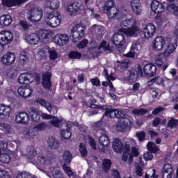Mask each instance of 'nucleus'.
Listing matches in <instances>:
<instances>
[{
    "label": "nucleus",
    "mask_w": 178,
    "mask_h": 178,
    "mask_svg": "<svg viewBox=\"0 0 178 178\" xmlns=\"http://www.w3.org/2000/svg\"><path fill=\"white\" fill-rule=\"evenodd\" d=\"M113 148L115 152H122L123 149H124L122 161L127 162V159H129V152L130 151V148H131L130 143H126L124 146L120 140L114 139L113 142Z\"/></svg>",
    "instance_id": "1"
},
{
    "label": "nucleus",
    "mask_w": 178,
    "mask_h": 178,
    "mask_svg": "<svg viewBox=\"0 0 178 178\" xmlns=\"http://www.w3.org/2000/svg\"><path fill=\"white\" fill-rule=\"evenodd\" d=\"M115 3L112 0L107 1L103 6V11L106 13L110 20L113 19H119L120 17V12L114 7Z\"/></svg>",
    "instance_id": "2"
},
{
    "label": "nucleus",
    "mask_w": 178,
    "mask_h": 178,
    "mask_svg": "<svg viewBox=\"0 0 178 178\" xmlns=\"http://www.w3.org/2000/svg\"><path fill=\"white\" fill-rule=\"evenodd\" d=\"M87 26L84 24H76L71 30V38L73 42H78L80 40H83L86 33Z\"/></svg>",
    "instance_id": "3"
},
{
    "label": "nucleus",
    "mask_w": 178,
    "mask_h": 178,
    "mask_svg": "<svg viewBox=\"0 0 178 178\" xmlns=\"http://www.w3.org/2000/svg\"><path fill=\"white\" fill-rule=\"evenodd\" d=\"M62 20V17L60 14H58V12L50 13L47 15L45 18L44 23L49 27H58L60 25V21Z\"/></svg>",
    "instance_id": "4"
},
{
    "label": "nucleus",
    "mask_w": 178,
    "mask_h": 178,
    "mask_svg": "<svg viewBox=\"0 0 178 178\" xmlns=\"http://www.w3.org/2000/svg\"><path fill=\"white\" fill-rule=\"evenodd\" d=\"M42 19V10L40 8H33L28 12V19L32 23H38Z\"/></svg>",
    "instance_id": "5"
},
{
    "label": "nucleus",
    "mask_w": 178,
    "mask_h": 178,
    "mask_svg": "<svg viewBox=\"0 0 178 178\" xmlns=\"http://www.w3.org/2000/svg\"><path fill=\"white\" fill-rule=\"evenodd\" d=\"M26 150H23L22 152V155L23 156H27L29 162H31V163H33V165H37V161H35V156H37V151H35V149L33 146H30L27 148Z\"/></svg>",
    "instance_id": "6"
},
{
    "label": "nucleus",
    "mask_w": 178,
    "mask_h": 178,
    "mask_svg": "<svg viewBox=\"0 0 178 178\" xmlns=\"http://www.w3.org/2000/svg\"><path fill=\"white\" fill-rule=\"evenodd\" d=\"M13 41V33L9 31H2L0 32V44L6 45Z\"/></svg>",
    "instance_id": "7"
},
{
    "label": "nucleus",
    "mask_w": 178,
    "mask_h": 178,
    "mask_svg": "<svg viewBox=\"0 0 178 178\" xmlns=\"http://www.w3.org/2000/svg\"><path fill=\"white\" fill-rule=\"evenodd\" d=\"M176 48H177V44L176 42H172V40L170 42L168 41L164 52L163 53L164 58H169V56L176 51Z\"/></svg>",
    "instance_id": "8"
},
{
    "label": "nucleus",
    "mask_w": 178,
    "mask_h": 178,
    "mask_svg": "<svg viewBox=\"0 0 178 178\" xmlns=\"http://www.w3.org/2000/svg\"><path fill=\"white\" fill-rule=\"evenodd\" d=\"M15 122L19 124H29L30 115L26 112H19L15 115Z\"/></svg>",
    "instance_id": "9"
},
{
    "label": "nucleus",
    "mask_w": 178,
    "mask_h": 178,
    "mask_svg": "<svg viewBox=\"0 0 178 178\" xmlns=\"http://www.w3.org/2000/svg\"><path fill=\"white\" fill-rule=\"evenodd\" d=\"M165 38L162 36L156 38L152 44L153 51H155V52L162 51L163 49V45H165Z\"/></svg>",
    "instance_id": "10"
},
{
    "label": "nucleus",
    "mask_w": 178,
    "mask_h": 178,
    "mask_svg": "<svg viewBox=\"0 0 178 178\" xmlns=\"http://www.w3.org/2000/svg\"><path fill=\"white\" fill-rule=\"evenodd\" d=\"M52 159H55V155L52 153H48L44 156H38V162H36V165L38 163V165H40L41 166H45V165H48Z\"/></svg>",
    "instance_id": "11"
},
{
    "label": "nucleus",
    "mask_w": 178,
    "mask_h": 178,
    "mask_svg": "<svg viewBox=\"0 0 178 178\" xmlns=\"http://www.w3.org/2000/svg\"><path fill=\"white\" fill-rule=\"evenodd\" d=\"M83 8V6H81V3L78 2H74L72 3H70L67 8V12L68 15L70 16H73L76 15V13H79L80 10H81Z\"/></svg>",
    "instance_id": "12"
},
{
    "label": "nucleus",
    "mask_w": 178,
    "mask_h": 178,
    "mask_svg": "<svg viewBox=\"0 0 178 178\" xmlns=\"http://www.w3.org/2000/svg\"><path fill=\"white\" fill-rule=\"evenodd\" d=\"M122 31L127 37H137L143 33V31L137 26H132L131 28H127V29H122Z\"/></svg>",
    "instance_id": "13"
},
{
    "label": "nucleus",
    "mask_w": 178,
    "mask_h": 178,
    "mask_svg": "<svg viewBox=\"0 0 178 178\" xmlns=\"http://www.w3.org/2000/svg\"><path fill=\"white\" fill-rule=\"evenodd\" d=\"M12 114V107L5 104H0V118L5 120L10 118Z\"/></svg>",
    "instance_id": "14"
},
{
    "label": "nucleus",
    "mask_w": 178,
    "mask_h": 178,
    "mask_svg": "<svg viewBox=\"0 0 178 178\" xmlns=\"http://www.w3.org/2000/svg\"><path fill=\"white\" fill-rule=\"evenodd\" d=\"M15 60H16V56L12 52L6 53L3 56L1 59V62L6 66H10V65H13V63H15Z\"/></svg>",
    "instance_id": "15"
},
{
    "label": "nucleus",
    "mask_w": 178,
    "mask_h": 178,
    "mask_svg": "<svg viewBox=\"0 0 178 178\" xmlns=\"http://www.w3.org/2000/svg\"><path fill=\"white\" fill-rule=\"evenodd\" d=\"M156 27L152 24H147L143 26V34L145 38H151L155 34Z\"/></svg>",
    "instance_id": "16"
},
{
    "label": "nucleus",
    "mask_w": 178,
    "mask_h": 178,
    "mask_svg": "<svg viewBox=\"0 0 178 178\" xmlns=\"http://www.w3.org/2000/svg\"><path fill=\"white\" fill-rule=\"evenodd\" d=\"M34 81V76L31 74L23 73L18 77L19 84H31Z\"/></svg>",
    "instance_id": "17"
},
{
    "label": "nucleus",
    "mask_w": 178,
    "mask_h": 178,
    "mask_svg": "<svg viewBox=\"0 0 178 178\" xmlns=\"http://www.w3.org/2000/svg\"><path fill=\"white\" fill-rule=\"evenodd\" d=\"M111 41L115 47L120 48L122 45H124V35L120 33H115L112 38Z\"/></svg>",
    "instance_id": "18"
},
{
    "label": "nucleus",
    "mask_w": 178,
    "mask_h": 178,
    "mask_svg": "<svg viewBox=\"0 0 178 178\" xmlns=\"http://www.w3.org/2000/svg\"><path fill=\"white\" fill-rule=\"evenodd\" d=\"M130 124H131V122L129 118H121L117 124V130L118 131H126Z\"/></svg>",
    "instance_id": "19"
},
{
    "label": "nucleus",
    "mask_w": 178,
    "mask_h": 178,
    "mask_svg": "<svg viewBox=\"0 0 178 178\" xmlns=\"http://www.w3.org/2000/svg\"><path fill=\"white\" fill-rule=\"evenodd\" d=\"M109 138L106 134H103L99 139V149L100 151H105L109 145Z\"/></svg>",
    "instance_id": "20"
},
{
    "label": "nucleus",
    "mask_w": 178,
    "mask_h": 178,
    "mask_svg": "<svg viewBox=\"0 0 178 178\" xmlns=\"http://www.w3.org/2000/svg\"><path fill=\"white\" fill-rule=\"evenodd\" d=\"M151 9L154 13H162L165 10V7L162 3L153 0L151 3Z\"/></svg>",
    "instance_id": "21"
},
{
    "label": "nucleus",
    "mask_w": 178,
    "mask_h": 178,
    "mask_svg": "<svg viewBox=\"0 0 178 178\" xmlns=\"http://www.w3.org/2000/svg\"><path fill=\"white\" fill-rule=\"evenodd\" d=\"M54 42L60 47L66 45L69 42V36L66 35V34L57 35L54 38Z\"/></svg>",
    "instance_id": "22"
},
{
    "label": "nucleus",
    "mask_w": 178,
    "mask_h": 178,
    "mask_svg": "<svg viewBox=\"0 0 178 178\" xmlns=\"http://www.w3.org/2000/svg\"><path fill=\"white\" fill-rule=\"evenodd\" d=\"M143 72L146 76L152 77L154 74H156V66L154 64H147L143 68Z\"/></svg>",
    "instance_id": "23"
},
{
    "label": "nucleus",
    "mask_w": 178,
    "mask_h": 178,
    "mask_svg": "<svg viewBox=\"0 0 178 178\" xmlns=\"http://www.w3.org/2000/svg\"><path fill=\"white\" fill-rule=\"evenodd\" d=\"M40 38L37 33H31L25 36V40L28 44L31 45H37L40 42Z\"/></svg>",
    "instance_id": "24"
},
{
    "label": "nucleus",
    "mask_w": 178,
    "mask_h": 178,
    "mask_svg": "<svg viewBox=\"0 0 178 178\" xmlns=\"http://www.w3.org/2000/svg\"><path fill=\"white\" fill-rule=\"evenodd\" d=\"M131 6L134 13L136 15H141L143 10V6L140 0H132L131 2Z\"/></svg>",
    "instance_id": "25"
},
{
    "label": "nucleus",
    "mask_w": 178,
    "mask_h": 178,
    "mask_svg": "<svg viewBox=\"0 0 178 178\" xmlns=\"http://www.w3.org/2000/svg\"><path fill=\"white\" fill-rule=\"evenodd\" d=\"M17 91L19 95L24 98H29V97H31V94H33V89H31V88L20 87L18 88Z\"/></svg>",
    "instance_id": "26"
},
{
    "label": "nucleus",
    "mask_w": 178,
    "mask_h": 178,
    "mask_svg": "<svg viewBox=\"0 0 178 178\" xmlns=\"http://www.w3.org/2000/svg\"><path fill=\"white\" fill-rule=\"evenodd\" d=\"M29 115L35 123H38L41 120V115H40V113L36 108H31L30 111H29Z\"/></svg>",
    "instance_id": "27"
},
{
    "label": "nucleus",
    "mask_w": 178,
    "mask_h": 178,
    "mask_svg": "<svg viewBox=\"0 0 178 178\" xmlns=\"http://www.w3.org/2000/svg\"><path fill=\"white\" fill-rule=\"evenodd\" d=\"M42 84L46 90H51V73L47 72L43 74Z\"/></svg>",
    "instance_id": "28"
},
{
    "label": "nucleus",
    "mask_w": 178,
    "mask_h": 178,
    "mask_svg": "<svg viewBox=\"0 0 178 178\" xmlns=\"http://www.w3.org/2000/svg\"><path fill=\"white\" fill-rule=\"evenodd\" d=\"M173 173V168L172 165L170 163H166L164 165L162 177L163 178H172V174Z\"/></svg>",
    "instance_id": "29"
},
{
    "label": "nucleus",
    "mask_w": 178,
    "mask_h": 178,
    "mask_svg": "<svg viewBox=\"0 0 178 178\" xmlns=\"http://www.w3.org/2000/svg\"><path fill=\"white\" fill-rule=\"evenodd\" d=\"M12 24V17L9 15L0 16V27H6Z\"/></svg>",
    "instance_id": "30"
},
{
    "label": "nucleus",
    "mask_w": 178,
    "mask_h": 178,
    "mask_svg": "<svg viewBox=\"0 0 178 178\" xmlns=\"http://www.w3.org/2000/svg\"><path fill=\"white\" fill-rule=\"evenodd\" d=\"M98 47V44L95 41H92L90 44V47L88 50V55L90 58H95L97 56V52H95V49Z\"/></svg>",
    "instance_id": "31"
},
{
    "label": "nucleus",
    "mask_w": 178,
    "mask_h": 178,
    "mask_svg": "<svg viewBox=\"0 0 178 178\" xmlns=\"http://www.w3.org/2000/svg\"><path fill=\"white\" fill-rule=\"evenodd\" d=\"M24 0H3L2 5L7 8H12V6H16V5H20Z\"/></svg>",
    "instance_id": "32"
},
{
    "label": "nucleus",
    "mask_w": 178,
    "mask_h": 178,
    "mask_svg": "<svg viewBox=\"0 0 178 178\" xmlns=\"http://www.w3.org/2000/svg\"><path fill=\"white\" fill-rule=\"evenodd\" d=\"M36 102L38 104H40L41 105V106H43L44 108H45L48 112H52V109H54V108H56L54 106H52V104H51V103L47 102L45 99H38Z\"/></svg>",
    "instance_id": "33"
},
{
    "label": "nucleus",
    "mask_w": 178,
    "mask_h": 178,
    "mask_svg": "<svg viewBox=\"0 0 178 178\" xmlns=\"http://www.w3.org/2000/svg\"><path fill=\"white\" fill-rule=\"evenodd\" d=\"M47 144L51 149H58V148H59V140H58V139L55 138L54 136L49 138Z\"/></svg>",
    "instance_id": "34"
},
{
    "label": "nucleus",
    "mask_w": 178,
    "mask_h": 178,
    "mask_svg": "<svg viewBox=\"0 0 178 178\" xmlns=\"http://www.w3.org/2000/svg\"><path fill=\"white\" fill-rule=\"evenodd\" d=\"M39 37L40 40H48L52 37V32L49 30L42 29L39 31Z\"/></svg>",
    "instance_id": "35"
},
{
    "label": "nucleus",
    "mask_w": 178,
    "mask_h": 178,
    "mask_svg": "<svg viewBox=\"0 0 178 178\" xmlns=\"http://www.w3.org/2000/svg\"><path fill=\"white\" fill-rule=\"evenodd\" d=\"M66 130H61V136L63 138H65V140H69L70 137H72V132L70 131V129H72V124H67L66 125Z\"/></svg>",
    "instance_id": "36"
},
{
    "label": "nucleus",
    "mask_w": 178,
    "mask_h": 178,
    "mask_svg": "<svg viewBox=\"0 0 178 178\" xmlns=\"http://www.w3.org/2000/svg\"><path fill=\"white\" fill-rule=\"evenodd\" d=\"M0 129L4 131L6 134H10V133H12V127L8 123L0 122Z\"/></svg>",
    "instance_id": "37"
},
{
    "label": "nucleus",
    "mask_w": 178,
    "mask_h": 178,
    "mask_svg": "<svg viewBox=\"0 0 178 178\" xmlns=\"http://www.w3.org/2000/svg\"><path fill=\"white\" fill-rule=\"evenodd\" d=\"M112 166V161L109 159H104L102 163V169L108 173L111 170V167Z\"/></svg>",
    "instance_id": "38"
},
{
    "label": "nucleus",
    "mask_w": 178,
    "mask_h": 178,
    "mask_svg": "<svg viewBox=\"0 0 178 178\" xmlns=\"http://www.w3.org/2000/svg\"><path fill=\"white\" fill-rule=\"evenodd\" d=\"M24 138H34L35 132L33 129H25L23 131Z\"/></svg>",
    "instance_id": "39"
},
{
    "label": "nucleus",
    "mask_w": 178,
    "mask_h": 178,
    "mask_svg": "<svg viewBox=\"0 0 178 178\" xmlns=\"http://www.w3.org/2000/svg\"><path fill=\"white\" fill-rule=\"evenodd\" d=\"M19 61L22 65H24L26 62H29V54L26 51H22L19 54Z\"/></svg>",
    "instance_id": "40"
},
{
    "label": "nucleus",
    "mask_w": 178,
    "mask_h": 178,
    "mask_svg": "<svg viewBox=\"0 0 178 178\" xmlns=\"http://www.w3.org/2000/svg\"><path fill=\"white\" fill-rule=\"evenodd\" d=\"M147 147L148 151L150 152H153V154H156L159 151V147L156 146V145L152 142H149L147 145Z\"/></svg>",
    "instance_id": "41"
},
{
    "label": "nucleus",
    "mask_w": 178,
    "mask_h": 178,
    "mask_svg": "<svg viewBox=\"0 0 178 178\" xmlns=\"http://www.w3.org/2000/svg\"><path fill=\"white\" fill-rule=\"evenodd\" d=\"M0 162L2 163H9V162H10V154L8 153H1L0 154Z\"/></svg>",
    "instance_id": "42"
},
{
    "label": "nucleus",
    "mask_w": 178,
    "mask_h": 178,
    "mask_svg": "<svg viewBox=\"0 0 178 178\" xmlns=\"http://www.w3.org/2000/svg\"><path fill=\"white\" fill-rule=\"evenodd\" d=\"M168 12L172 13L175 16H178V7L176 4H170L167 6Z\"/></svg>",
    "instance_id": "43"
},
{
    "label": "nucleus",
    "mask_w": 178,
    "mask_h": 178,
    "mask_svg": "<svg viewBox=\"0 0 178 178\" xmlns=\"http://www.w3.org/2000/svg\"><path fill=\"white\" fill-rule=\"evenodd\" d=\"M127 80L129 83H134V81H136L137 79L136 78V71H134V70L128 71Z\"/></svg>",
    "instance_id": "44"
},
{
    "label": "nucleus",
    "mask_w": 178,
    "mask_h": 178,
    "mask_svg": "<svg viewBox=\"0 0 178 178\" xmlns=\"http://www.w3.org/2000/svg\"><path fill=\"white\" fill-rule=\"evenodd\" d=\"M72 155L70 151H65L63 154V159L65 163H70L72 162Z\"/></svg>",
    "instance_id": "45"
},
{
    "label": "nucleus",
    "mask_w": 178,
    "mask_h": 178,
    "mask_svg": "<svg viewBox=\"0 0 178 178\" xmlns=\"http://www.w3.org/2000/svg\"><path fill=\"white\" fill-rule=\"evenodd\" d=\"M97 49L99 51L102 49V51H104V52H106L108 51V52H111V47H109V44H107L106 41H105V40L102 42V43L97 47Z\"/></svg>",
    "instance_id": "46"
},
{
    "label": "nucleus",
    "mask_w": 178,
    "mask_h": 178,
    "mask_svg": "<svg viewBox=\"0 0 178 178\" xmlns=\"http://www.w3.org/2000/svg\"><path fill=\"white\" fill-rule=\"evenodd\" d=\"M104 116H107L108 118L115 119V118H116V109L107 108L104 114Z\"/></svg>",
    "instance_id": "47"
},
{
    "label": "nucleus",
    "mask_w": 178,
    "mask_h": 178,
    "mask_svg": "<svg viewBox=\"0 0 178 178\" xmlns=\"http://www.w3.org/2000/svg\"><path fill=\"white\" fill-rule=\"evenodd\" d=\"M79 151L82 158H86L88 155V152L87 148H86V145L84 143H81L79 145Z\"/></svg>",
    "instance_id": "48"
},
{
    "label": "nucleus",
    "mask_w": 178,
    "mask_h": 178,
    "mask_svg": "<svg viewBox=\"0 0 178 178\" xmlns=\"http://www.w3.org/2000/svg\"><path fill=\"white\" fill-rule=\"evenodd\" d=\"M49 48H43L38 51V56L40 59H45L48 55Z\"/></svg>",
    "instance_id": "49"
},
{
    "label": "nucleus",
    "mask_w": 178,
    "mask_h": 178,
    "mask_svg": "<svg viewBox=\"0 0 178 178\" xmlns=\"http://www.w3.org/2000/svg\"><path fill=\"white\" fill-rule=\"evenodd\" d=\"M49 58L50 60H56L58 59V52L52 49L49 48Z\"/></svg>",
    "instance_id": "50"
},
{
    "label": "nucleus",
    "mask_w": 178,
    "mask_h": 178,
    "mask_svg": "<svg viewBox=\"0 0 178 178\" xmlns=\"http://www.w3.org/2000/svg\"><path fill=\"white\" fill-rule=\"evenodd\" d=\"M17 178H37L35 175H33L32 174H30L26 171L19 172L17 175Z\"/></svg>",
    "instance_id": "51"
},
{
    "label": "nucleus",
    "mask_w": 178,
    "mask_h": 178,
    "mask_svg": "<svg viewBox=\"0 0 178 178\" xmlns=\"http://www.w3.org/2000/svg\"><path fill=\"white\" fill-rule=\"evenodd\" d=\"M49 8L52 10H56V9L59 8V1L58 0L51 1L49 5Z\"/></svg>",
    "instance_id": "52"
},
{
    "label": "nucleus",
    "mask_w": 178,
    "mask_h": 178,
    "mask_svg": "<svg viewBox=\"0 0 178 178\" xmlns=\"http://www.w3.org/2000/svg\"><path fill=\"white\" fill-rule=\"evenodd\" d=\"M47 127H48V124H47V123L41 122V123L36 124L34 127V129H35L38 131H44V130H45V129H47Z\"/></svg>",
    "instance_id": "53"
},
{
    "label": "nucleus",
    "mask_w": 178,
    "mask_h": 178,
    "mask_svg": "<svg viewBox=\"0 0 178 178\" xmlns=\"http://www.w3.org/2000/svg\"><path fill=\"white\" fill-rule=\"evenodd\" d=\"M178 125V120H176L175 118H171L168 123V127L170 129H175L177 127Z\"/></svg>",
    "instance_id": "54"
},
{
    "label": "nucleus",
    "mask_w": 178,
    "mask_h": 178,
    "mask_svg": "<svg viewBox=\"0 0 178 178\" xmlns=\"http://www.w3.org/2000/svg\"><path fill=\"white\" fill-rule=\"evenodd\" d=\"M68 57L70 59H80L81 58V53L79 51H71Z\"/></svg>",
    "instance_id": "55"
},
{
    "label": "nucleus",
    "mask_w": 178,
    "mask_h": 178,
    "mask_svg": "<svg viewBox=\"0 0 178 178\" xmlns=\"http://www.w3.org/2000/svg\"><path fill=\"white\" fill-rule=\"evenodd\" d=\"M118 63H120L119 67L120 69H127L129 67V65L130 64V60H124L122 62L117 61Z\"/></svg>",
    "instance_id": "56"
},
{
    "label": "nucleus",
    "mask_w": 178,
    "mask_h": 178,
    "mask_svg": "<svg viewBox=\"0 0 178 178\" xmlns=\"http://www.w3.org/2000/svg\"><path fill=\"white\" fill-rule=\"evenodd\" d=\"M132 113L134 115H145L148 113V110L144 108L134 109L132 111Z\"/></svg>",
    "instance_id": "57"
},
{
    "label": "nucleus",
    "mask_w": 178,
    "mask_h": 178,
    "mask_svg": "<svg viewBox=\"0 0 178 178\" xmlns=\"http://www.w3.org/2000/svg\"><path fill=\"white\" fill-rule=\"evenodd\" d=\"M134 23V19H126L120 23L121 27H128V26H133V24Z\"/></svg>",
    "instance_id": "58"
},
{
    "label": "nucleus",
    "mask_w": 178,
    "mask_h": 178,
    "mask_svg": "<svg viewBox=\"0 0 178 178\" xmlns=\"http://www.w3.org/2000/svg\"><path fill=\"white\" fill-rule=\"evenodd\" d=\"M50 123L51 126H54V127H59V124L62 123V120H60L56 117L51 121H50Z\"/></svg>",
    "instance_id": "59"
},
{
    "label": "nucleus",
    "mask_w": 178,
    "mask_h": 178,
    "mask_svg": "<svg viewBox=\"0 0 178 178\" xmlns=\"http://www.w3.org/2000/svg\"><path fill=\"white\" fill-rule=\"evenodd\" d=\"M88 44V40L84 39L79 44H78L77 47L79 49H83V48H86L87 44Z\"/></svg>",
    "instance_id": "60"
},
{
    "label": "nucleus",
    "mask_w": 178,
    "mask_h": 178,
    "mask_svg": "<svg viewBox=\"0 0 178 178\" xmlns=\"http://www.w3.org/2000/svg\"><path fill=\"white\" fill-rule=\"evenodd\" d=\"M129 155H131V156H135V158H137V156L140 155V152H138V149H137L136 147H132L131 152Z\"/></svg>",
    "instance_id": "61"
},
{
    "label": "nucleus",
    "mask_w": 178,
    "mask_h": 178,
    "mask_svg": "<svg viewBox=\"0 0 178 178\" xmlns=\"http://www.w3.org/2000/svg\"><path fill=\"white\" fill-rule=\"evenodd\" d=\"M136 137L139 141H144V140H145V132L142 131L140 132L136 133Z\"/></svg>",
    "instance_id": "62"
},
{
    "label": "nucleus",
    "mask_w": 178,
    "mask_h": 178,
    "mask_svg": "<svg viewBox=\"0 0 178 178\" xmlns=\"http://www.w3.org/2000/svg\"><path fill=\"white\" fill-rule=\"evenodd\" d=\"M0 178H10V175L3 170H0Z\"/></svg>",
    "instance_id": "63"
},
{
    "label": "nucleus",
    "mask_w": 178,
    "mask_h": 178,
    "mask_svg": "<svg viewBox=\"0 0 178 178\" xmlns=\"http://www.w3.org/2000/svg\"><path fill=\"white\" fill-rule=\"evenodd\" d=\"M53 177H54V178H63V174L62 173V172H60L59 170H55L53 172Z\"/></svg>",
    "instance_id": "64"
}]
</instances>
